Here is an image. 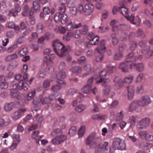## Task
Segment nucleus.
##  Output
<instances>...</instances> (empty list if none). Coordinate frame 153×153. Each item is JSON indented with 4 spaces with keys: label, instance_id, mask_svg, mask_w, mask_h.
<instances>
[{
    "label": "nucleus",
    "instance_id": "nucleus-1",
    "mask_svg": "<svg viewBox=\"0 0 153 153\" xmlns=\"http://www.w3.org/2000/svg\"><path fill=\"white\" fill-rule=\"evenodd\" d=\"M11 86L13 88L10 90V96L12 98H15L18 100H21L25 97L24 94L21 93L18 89H23L26 91L28 89L29 86L26 83L24 82L22 80L20 81L17 84L15 81L11 83Z\"/></svg>",
    "mask_w": 153,
    "mask_h": 153
},
{
    "label": "nucleus",
    "instance_id": "nucleus-2",
    "mask_svg": "<svg viewBox=\"0 0 153 153\" xmlns=\"http://www.w3.org/2000/svg\"><path fill=\"white\" fill-rule=\"evenodd\" d=\"M53 50L56 53L59 57L66 58L68 62H70L71 60V56L68 55V51H70L71 48L68 45L64 46L58 40L53 41L52 42Z\"/></svg>",
    "mask_w": 153,
    "mask_h": 153
},
{
    "label": "nucleus",
    "instance_id": "nucleus-3",
    "mask_svg": "<svg viewBox=\"0 0 153 153\" xmlns=\"http://www.w3.org/2000/svg\"><path fill=\"white\" fill-rule=\"evenodd\" d=\"M112 147V148L110 149V153L114 152L115 150L125 149L126 145L124 140L120 138L116 137L113 140Z\"/></svg>",
    "mask_w": 153,
    "mask_h": 153
},
{
    "label": "nucleus",
    "instance_id": "nucleus-4",
    "mask_svg": "<svg viewBox=\"0 0 153 153\" xmlns=\"http://www.w3.org/2000/svg\"><path fill=\"white\" fill-rule=\"evenodd\" d=\"M105 40H102L100 41V43L96 48V50L99 54L97 55L95 58V61L97 62H100L102 61L104 57V55L102 51L106 49L105 46Z\"/></svg>",
    "mask_w": 153,
    "mask_h": 153
},
{
    "label": "nucleus",
    "instance_id": "nucleus-5",
    "mask_svg": "<svg viewBox=\"0 0 153 153\" xmlns=\"http://www.w3.org/2000/svg\"><path fill=\"white\" fill-rule=\"evenodd\" d=\"M146 42L143 40L140 42L139 43V45L140 47L144 48L142 51V53L145 55L146 58H148L153 55V50L150 49V47L149 46L146 45Z\"/></svg>",
    "mask_w": 153,
    "mask_h": 153
},
{
    "label": "nucleus",
    "instance_id": "nucleus-6",
    "mask_svg": "<svg viewBox=\"0 0 153 153\" xmlns=\"http://www.w3.org/2000/svg\"><path fill=\"white\" fill-rule=\"evenodd\" d=\"M150 122V120L149 117H146L141 119L137 124V129L138 130L146 129L149 125Z\"/></svg>",
    "mask_w": 153,
    "mask_h": 153
},
{
    "label": "nucleus",
    "instance_id": "nucleus-7",
    "mask_svg": "<svg viewBox=\"0 0 153 153\" xmlns=\"http://www.w3.org/2000/svg\"><path fill=\"white\" fill-rule=\"evenodd\" d=\"M54 19L57 23L60 21L62 25L65 24L70 21L68 18L67 15L64 14H59L56 13L54 16Z\"/></svg>",
    "mask_w": 153,
    "mask_h": 153
},
{
    "label": "nucleus",
    "instance_id": "nucleus-8",
    "mask_svg": "<svg viewBox=\"0 0 153 153\" xmlns=\"http://www.w3.org/2000/svg\"><path fill=\"white\" fill-rule=\"evenodd\" d=\"M138 101L140 106L142 107L147 106L152 102L150 97L148 95L141 97Z\"/></svg>",
    "mask_w": 153,
    "mask_h": 153
},
{
    "label": "nucleus",
    "instance_id": "nucleus-9",
    "mask_svg": "<svg viewBox=\"0 0 153 153\" xmlns=\"http://www.w3.org/2000/svg\"><path fill=\"white\" fill-rule=\"evenodd\" d=\"M88 37L89 40V43L90 45H96L99 42V37L97 35H95L94 33L92 32L89 33Z\"/></svg>",
    "mask_w": 153,
    "mask_h": 153
},
{
    "label": "nucleus",
    "instance_id": "nucleus-10",
    "mask_svg": "<svg viewBox=\"0 0 153 153\" xmlns=\"http://www.w3.org/2000/svg\"><path fill=\"white\" fill-rule=\"evenodd\" d=\"M99 140V138L96 136L95 133H92L87 138L86 143L88 145H92L96 143Z\"/></svg>",
    "mask_w": 153,
    "mask_h": 153
},
{
    "label": "nucleus",
    "instance_id": "nucleus-11",
    "mask_svg": "<svg viewBox=\"0 0 153 153\" xmlns=\"http://www.w3.org/2000/svg\"><path fill=\"white\" fill-rule=\"evenodd\" d=\"M67 138V136L65 134H61L57 135L52 140L53 144L54 145H58L64 142Z\"/></svg>",
    "mask_w": 153,
    "mask_h": 153
},
{
    "label": "nucleus",
    "instance_id": "nucleus-12",
    "mask_svg": "<svg viewBox=\"0 0 153 153\" xmlns=\"http://www.w3.org/2000/svg\"><path fill=\"white\" fill-rule=\"evenodd\" d=\"M15 10L12 9L10 10H7L6 11V15L7 16H16L17 15V13L19 12L21 10V7L18 4H16L15 5Z\"/></svg>",
    "mask_w": 153,
    "mask_h": 153
},
{
    "label": "nucleus",
    "instance_id": "nucleus-13",
    "mask_svg": "<svg viewBox=\"0 0 153 153\" xmlns=\"http://www.w3.org/2000/svg\"><path fill=\"white\" fill-rule=\"evenodd\" d=\"M82 26L81 23L76 24L70 20L67 23L66 27L68 30L71 31L74 29L78 28Z\"/></svg>",
    "mask_w": 153,
    "mask_h": 153
},
{
    "label": "nucleus",
    "instance_id": "nucleus-14",
    "mask_svg": "<svg viewBox=\"0 0 153 153\" xmlns=\"http://www.w3.org/2000/svg\"><path fill=\"white\" fill-rule=\"evenodd\" d=\"M58 85H53L51 88V90L54 92H57L60 90L61 87L66 84L65 82L61 80H57Z\"/></svg>",
    "mask_w": 153,
    "mask_h": 153
},
{
    "label": "nucleus",
    "instance_id": "nucleus-15",
    "mask_svg": "<svg viewBox=\"0 0 153 153\" xmlns=\"http://www.w3.org/2000/svg\"><path fill=\"white\" fill-rule=\"evenodd\" d=\"M26 110L25 108H20L18 111H16L12 114V118L14 120H17L20 118L22 115Z\"/></svg>",
    "mask_w": 153,
    "mask_h": 153
},
{
    "label": "nucleus",
    "instance_id": "nucleus-16",
    "mask_svg": "<svg viewBox=\"0 0 153 153\" xmlns=\"http://www.w3.org/2000/svg\"><path fill=\"white\" fill-rule=\"evenodd\" d=\"M119 4V12L124 16L126 17L128 15V9L125 7L124 2H120Z\"/></svg>",
    "mask_w": 153,
    "mask_h": 153
},
{
    "label": "nucleus",
    "instance_id": "nucleus-17",
    "mask_svg": "<svg viewBox=\"0 0 153 153\" xmlns=\"http://www.w3.org/2000/svg\"><path fill=\"white\" fill-rule=\"evenodd\" d=\"M108 142H105L98 149L96 150V153H107L108 149Z\"/></svg>",
    "mask_w": 153,
    "mask_h": 153
},
{
    "label": "nucleus",
    "instance_id": "nucleus-18",
    "mask_svg": "<svg viewBox=\"0 0 153 153\" xmlns=\"http://www.w3.org/2000/svg\"><path fill=\"white\" fill-rule=\"evenodd\" d=\"M130 67L131 69L136 68L137 71L141 72L144 70V65L142 63L137 64L133 63L130 65Z\"/></svg>",
    "mask_w": 153,
    "mask_h": 153
},
{
    "label": "nucleus",
    "instance_id": "nucleus-19",
    "mask_svg": "<svg viewBox=\"0 0 153 153\" xmlns=\"http://www.w3.org/2000/svg\"><path fill=\"white\" fill-rule=\"evenodd\" d=\"M129 64L126 61L121 63L119 65V68L121 69V71L124 73L127 72L129 71Z\"/></svg>",
    "mask_w": 153,
    "mask_h": 153
},
{
    "label": "nucleus",
    "instance_id": "nucleus-20",
    "mask_svg": "<svg viewBox=\"0 0 153 153\" xmlns=\"http://www.w3.org/2000/svg\"><path fill=\"white\" fill-rule=\"evenodd\" d=\"M128 97L129 100H132L134 94V86L133 85H131L127 87Z\"/></svg>",
    "mask_w": 153,
    "mask_h": 153
},
{
    "label": "nucleus",
    "instance_id": "nucleus-21",
    "mask_svg": "<svg viewBox=\"0 0 153 153\" xmlns=\"http://www.w3.org/2000/svg\"><path fill=\"white\" fill-rule=\"evenodd\" d=\"M139 101L138 100L134 101L132 102L129 106L128 111L130 112H133L137 109L139 106Z\"/></svg>",
    "mask_w": 153,
    "mask_h": 153
},
{
    "label": "nucleus",
    "instance_id": "nucleus-22",
    "mask_svg": "<svg viewBox=\"0 0 153 153\" xmlns=\"http://www.w3.org/2000/svg\"><path fill=\"white\" fill-rule=\"evenodd\" d=\"M84 69L87 72L84 74L83 75V77L86 75H90L94 72V69L92 68H91V65L89 64H87L85 65Z\"/></svg>",
    "mask_w": 153,
    "mask_h": 153
},
{
    "label": "nucleus",
    "instance_id": "nucleus-23",
    "mask_svg": "<svg viewBox=\"0 0 153 153\" xmlns=\"http://www.w3.org/2000/svg\"><path fill=\"white\" fill-rule=\"evenodd\" d=\"M39 133L38 131H34L32 134V138L35 140L37 143H39L40 140L43 137L42 136H39Z\"/></svg>",
    "mask_w": 153,
    "mask_h": 153
},
{
    "label": "nucleus",
    "instance_id": "nucleus-24",
    "mask_svg": "<svg viewBox=\"0 0 153 153\" xmlns=\"http://www.w3.org/2000/svg\"><path fill=\"white\" fill-rule=\"evenodd\" d=\"M118 79V77H116L114 79V81L115 82L114 88L116 89H117L121 88L123 85V83L121 80H117Z\"/></svg>",
    "mask_w": 153,
    "mask_h": 153
},
{
    "label": "nucleus",
    "instance_id": "nucleus-25",
    "mask_svg": "<svg viewBox=\"0 0 153 153\" xmlns=\"http://www.w3.org/2000/svg\"><path fill=\"white\" fill-rule=\"evenodd\" d=\"M136 56L134 52L130 53L127 56L126 59V61L128 63L129 62H133L136 61Z\"/></svg>",
    "mask_w": 153,
    "mask_h": 153
},
{
    "label": "nucleus",
    "instance_id": "nucleus-26",
    "mask_svg": "<svg viewBox=\"0 0 153 153\" xmlns=\"http://www.w3.org/2000/svg\"><path fill=\"white\" fill-rule=\"evenodd\" d=\"M127 26L124 25H115L112 27V31L113 32H115L117 30H126Z\"/></svg>",
    "mask_w": 153,
    "mask_h": 153
},
{
    "label": "nucleus",
    "instance_id": "nucleus-27",
    "mask_svg": "<svg viewBox=\"0 0 153 153\" xmlns=\"http://www.w3.org/2000/svg\"><path fill=\"white\" fill-rule=\"evenodd\" d=\"M107 72L105 70H103L101 71L99 74L100 77V78L99 80H97L96 81L97 84L101 83L103 82L105 77L106 76Z\"/></svg>",
    "mask_w": 153,
    "mask_h": 153
},
{
    "label": "nucleus",
    "instance_id": "nucleus-28",
    "mask_svg": "<svg viewBox=\"0 0 153 153\" xmlns=\"http://www.w3.org/2000/svg\"><path fill=\"white\" fill-rule=\"evenodd\" d=\"M140 147L144 150H148L151 148L152 147V145L149 143H147L146 142H143L140 143Z\"/></svg>",
    "mask_w": 153,
    "mask_h": 153
},
{
    "label": "nucleus",
    "instance_id": "nucleus-29",
    "mask_svg": "<svg viewBox=\"0 0 153 153\" xmlns=\"http://www.w3.org/2000/svg\"><path fill=\"white\" fill-rule=\"evenodd\" d=\"M70 70L72 72L77 75L81 74L82 71L81 68L79 66L73 67L71 68Z\"/></svg>",
    "mask_w": 153,
    "mask_h": 153
},
{
    "label": "nucleus",
    "instance_id": "nucleus-30",
    "mask_svg": "<svg viewBox=\"0 0 153 153\" xmlns=\"http://www.w3.org/2000/svg\"><path fill=\"white\" fill-rule=\"evenodd\" d=\"M106 117L105 115L101 114H94L91 116L92 118L95 120H102Z\"/></svg>",
    "mask_w": 153,
    "mask_h": 153
},
{
    "label": "nucleus",
    "instance_id": "nucleus-31",
    "mask_svg": "<svg viewBox=\"0 0 153 153\" xmlns=\"http://www.w3.org/2000/svg\"><path fill=\"white\" fill-rule=\"evenodd\" d=\"M66 76L65 73L63 71H60L58 72L56 74V77L57 80H61L60 79H64Z\"/></svg>",
    "mask_w": 153,
    "mask_h": 153
},
{
    "label": "nucleus",
    "instance_id": "nucleus-32",
    "mask_svg": "<svg viewBox=\"0 0 153 153\" xmlns=\"http://www.w3.org/2000/svg\"><path fill=\"white\" fill-rule=\"evenodd\" d=\"M22 13L23 16H29V17L33 13H32L31 12H30L28 6L26 5L24 8Z\"/></svg>",
    "mask_w": 153,
    "mask_h": 153
},
{
    "label": "nucleus",
    "instance_id": "nucleus-33",
    "mask_svg": "<svg viewBox=\"0 0 153 153\" xmlns=\"http://www.w3.org/2000/svg\"><path fill=\"white\" fill-rule=\"evenodd\" d=\"M14 106V103L11 102L9 103H5L4 106V109L6 111H8L11 110Z\"/></svg>",
    "mask_w": 153,
    "mask_h": 153
},
{
    "label": "nucleus",
    "instance_id": "nucleus-34",
    "mask_svg": "<svg viewBox=\"0 0 153 153\" xmlns=\"http://www.w3.org/2000/svg\"><path fill=\"white\" fill-rule=\"evenodd\" d=\"M148 133L146 131H140L138 133V135L140 138L146 140Z\"/></svg>",
    "mask_w": 153,
    "mask_h": 153
},
{
    "label": "nucleus",
    "instance_id": "nucleus-35",
    "mask_svg": "<svg viewBox=\"0 0 153 153\" xmlns=\"http://www.w3.org/2000/svg\"><path fill=\"white\" fill-rule=\"evenodd\" d=\"M33 7L36 12H38L40 10V6L39 1L37 0L34 1L33 4Z\"/></svg>",
    "mask_w": 153,
    "mask_h": 153
},
{
    "label": "nucleus",
    "instance_id": "nucleus-36",
    "mask_svg": "<svg viewBox=\"0 0 153 153\" xmlns=\"http://www.w3.org/2000/svg\"><path fill=\"white\" fill-rule=\"evenodd\" d=\"M74 34L73 32H69L67 34L64 35L63 36V40L67 42L70 40L71 38L73 36Z\"/></svg>",
    "mask_w": 153,
    "mask_h": 153
},
{
    "label": "nucleus",
    "instance_id": "nucleus-37",
    "mask_svg": "<svg viewBox=\"0 0 153 153\" xmlns=\"http://www.w3.org/2000/svg\"><path fill=\"white\" fill-rule=\"evenodd\" d=\"M28 52L27 48L26 47H24L19 50L18 54L20 56H22L27 54Z\"/></svg>",
    "mask_w": 153,
    "mask_h": 153
},
{
    "label": "nucleus",
    "instance_id": "nucleus-38",
    "mask_svg": "<svg viewBox=\"0 0 153 153\" xmlns=\"http://www.w3.org/2000/svg\"><path fill=\"white\" fill-rule=\"evenodd\" d=\"M82 91L85 94H88L91 91V86L88 84H86L82 88Z\"/></svg>",
    "mask_w": 153,
    "mask_h": 153
},
{
    "label": "nucleus",
    "instance_id": "nucleus-39",
    "mask_svg": "<svg viewBox=\"0 0 153 153\" xmlns=\"http://www.w3.org/2000/svg\"><path fill=\"white\" fill-rule=\"evenodd\" d=\"M137 116L132 115L129 117V121L131 126H134L136 121Z\"/></svg>",
    "mask_w": 153,
    "mask_h": 153
},
{
    "label": "nucleus",
    "instance_id": "nucleus-40",
    "mask_svg": "<svg viewBox=\"0 0 153 153\" xmlns=\"http://www.w3.org/2000/svg\"><path fill=\"white\" fill-rule=\"evenodd\" d=\"M86 108V106L83 104H81L77 106L75 108L76 111L80 112L84 111Z\"/></svg>",
    "mask_w": 153,
    "mask_h": 153
},
{
    "label": "nucleus",
    "instance_id": "nucleus-41",
    "mask_svg": "<svg viewBox=\"0 0 153 153\" xmlns=\"http://www.w3.org/2000/svg\"><path fill=\"white\" fill-rule=\"evenodd\" d=\"M62 129L57 128L55 129L51 133V135L52 136H56L57 135H59L62 134Z\"/></svg>",
    "mask_w": 153,
    "mask_h": 153
},
{
    "label": "nucleus",
    "instance_id": "nucleus-42",
    "mask_svg": "<svg viewBox=\"0 0 153 153\" xmlns=\"http://www.w3.org/2000/svg\"><path fill=\"white\" fill-rule=\"evenodd\" d=\"M133 78L134 77L132 75L128 76L124 78V82L126 84H129L132 82Z\"/></svg>",
    "mask_w": 153,
    "mask_h": 153
},
{
    "label": "nucleus",
    "instance_id": "nucleus-43",
    "mask_svg": "<svg viewBox=\"0 0 153 153\" xmlns=\"http://www.w3.org/2000/svg\"><path fill=\"white\" fill-rule=\"evenodd\" d=\"M18 57L16 53H14L11 55L7 56L5 59L7 61H10L12 60L16 59Z\"/></svg>",
    "mask_w": 153,
    "mask_h": 153
},
{
    "label": "nucleus",
    "instance_id": "nucleus-44",
    "mask_svg": "<svg viewBox=\"0 0 153 153\" xmlns=\"http://www.w3.org/2000/svg\"><path fill=\"white\" fill-rule=\"evenodd\" d=\"M144 91L143 85L141 84H139L136 88V93L137 94L142 93Z\"/></svg>",
    "mask_w": 153,
    "mask_h": 153
},
{
    "label": "nucleus",
    "instance_id": "nucleus-45",
    "mask_svg": "<svg viewBox=\"0 0 153 153\" xmlns=\"http://www.w3.org/2000/svg\"><path fill=\"white\" fill-rule=\"evenodd\" d=\"M81 33L82 35H85L88 32V28L87 26L84 25L83 26L80 30H79Z\"/></svg>",
    "mask_w": 153,
    "mask_h": 153
},
{
    "label": "nucleus",
    "instance_id": "nucleus-46",
    "mask_svg": "<svg viewBox=\"0 0 153 153\" xmlns=\"http://www.w3.org/2000/svg\"><path fill=\"white\" fill-rule=\"evenodd\" d=\"M76 9L77 12L81 13H84L85 8L82 4H79L77 6Z\"/></svg>",
    "mask_w": 153,
    "mask_h": 153
},
{
    "label": "nucleus",
    "instance_id": "nucleus-47",
    "mask_svg": "<svg viewBox=\"0 0 153 153\" xmlns=\"http://www.w3.org/2000/svg\"><path fill=\"white\" fill-rule=\"evenodd\" d=\"M144 74L143 73H141L139 74L135 79V82L137 83L142 82L144 78Z\"/></svg>",
    "mask_w": 153,
    "mask_h": 153
},
{
    "label": "nucleus",
    "instance_id": "nucleus-48",
    "mask_svg": "<svg viewBox=\"0 0 153 153\" xmlns=\"http://www.w3.org/2000/svg\"><path fill=\"white\" fill-rule=\"evenodd\" d=\"M85 129V127L84 126H82L80 127L78 132V134L79 137H81L83 136L84 134Z\"/></svg>",
    "mask_w": 153,
    "mask_h": 153
},
{
    "label": "nucleus",
    "instance_id": "nucleus-49",
    "mask_svg": "<svg viewBox=\"0 0 153 153\" xmlns=\"http://www.w3.org/2000/svg\"><path fill=\"white\" fill-rule=\"evenodd\" d=\"M99 29L98 31L100 33L105 32L109 30L108 27L106 25L102 27L100 26Z\"/></svg>",
    "mask_w": 153,
    "mask_h": 153
},
{
    "label": "nucleus",
    "instance_id": "nucleus-50",
    "mask_svg": "<svg viewBox=\"0 0 153 153\" xmlns=\"http://www.w3.org/2000/svg\"><path fill=\"white\" fill-rule=\"evenodd\" d=\"M123 111H122L117 115L116 117L117 121H119L122 120L123 117Z\"/></svg>",
    "mask_w": 153,
    "mask_h": 153
},
{
    "label": "nucleus",
    "instance_id": "nucleus-51",
    "mask_svg": "<svg viewBox=\"0 0 153 153\" xmlns=\"http://www.w3.org/2000/svg\"><path fill=\"white\" fill-rule=\"evenodd\" d=\"M76 130L77 128L76 126H72L69 131V134L71 136L73 135L76 133Z\"/></svg>",
    "mask_w": 153,
    "mask_h": 153
},
{
    "label": "nucleus",
    "instance_id": "nucleus-52",
    "mask_svg": "<svg viewBox=\"0 0 153 153\" xmlns=\"http://www.w3.org/2000/svg\"><path fill=\"white\" fill-rule=\"evenodd\" d=\"M35 94V91L29 92L27 95V100H31L34 97Z\"/></svg>",
    "mask_w": 153,
    "mask_h": 153
},
{
    "label": "nucleus",
    "instance_id": "nucleus-53",
    "mask_svg": "<svg viewBox=\"0 0 153 153\" xmlns=\"http://www.w3.org/2000/svg\"><path fill=\"white\" fill-rule=\"evenodd\" d=\"M137 46V43L135 41H131L130 42V49L133 51L135 50Z\"/></svg>",
    "mask_w": 153,
    "mask_h": 153
},
{
    "label": "nucleus",
    "instance_id": "nucleus-54",
    "mask_svg": "<svg viewBox=\"0 0 153 153\" xmlns=\"http://www.w3.org/2000/svg\"><path fill=\"white\" fill-rule=\"evenodd\" d=\"M134 14H132L131 15V16H129L128 15L126 17H125L126 19L129 21L131 23V24L136 25V23H134Z\"/></svg>",
    "mask_w": 153,
    "mask_h": 153
},
{
    "label": "nucleus",
    "instance_id": "nucleus-55",
    "mask_svg": "<svg viewBox=\"0 0 153 153\" xmlns=\"http://www.w3.org/2000/svg\"><path fill=\"white\" fill-rule=\"evenodd\" d=\"M146 141L149 142L153 141V132H150L148 133Z\"/></svg>",
    "mask_w": 153,
    "mask_h": 153
},
{
    "label": "nucleus",
    "instance_id": "nucleus-56",
    "mask_svg": "<svg viewBox=\"0 0 153 153\" xmlns=\"http://www.w3.org/2000/svg\"><path fill=\"white\" fill-rule=\"evenodd\" d=\"M123 54L121 53H117L114 56L115 60H118L121 59L123 57Z\"/></svg>",
    "mask_w": 153,
    "mask_h": 153
},
{
    "label": "nucleus",
    "instance_id": "nucleus-57",
    "mask_svg": "<svg viewBox=\"0 0 153 153\" xmlns=\"http://www.w3.org/2000/svg\"><path fill=\"white\" fill-rule=\"evenodd\" d=\"M110 91V85H107L105 87L103 91V95L106 96L107 95Z\"/></svg>",
    "mask_w": 153,
    "mask_h": 153
},
{
    "label": "nucleus",
    "instance_id": "nucleus-58",
    "mask_svg": "<svg viewBox=\"0 0 153 153\" xmlns=\"http://www.w3.org/2000/svg\"><path fill=\"white\" fill-rule=\"evenodd\" d=\"M45 39L48 40L51 39H52L54 37V34L48 32H46L45 34Z\"/></svg>",
    "mask_w": 153,
    "mask_h": 153
},
{
    "label": "nucleus",
    "instance_id": "nucleus-59",
    "mask_svg": "<svg viewBox=\"0 0 153 153\" xmlns=\"http://www.w3.org/2000/svg\"><path fill=\"white\" fill-rule=\"evenodd\" d=\"M116 70V67L115 66H111L108 67V69L107 71L108 73L111 74Z\"/></svg>",
    "mask_w": 153,
    "mask_h": 153
},
{
    "label": "nucleus",
    "instance_id": "nucleus-60",
    "mask_svg": "<svg viewBox=\"0 0 153 153\" xmlns=\"http://www.w3.org/2000/svg\"><path fill=\"white\" fill-rule=\"evenodd\" d=\"M66 67V64L64 62H60L59 68L60 70L63 71L65 69Z\"/></svg>",
    "mask_w": 153,
    "mask_h": 153
},
{
    "label": "nucleus",
    "instance_id": "nucleus-61",
    "mask_svg": "<svg viewBox=\"0 0 153 153\" xmlns=\"http://www.w3.org/2000/svg\"><path fill=\"white\" fill-rule=\"evenodd\" d=\"M50 85V82L48 79H46L44 81L43 84V86L45 88L49 87Z\"/></svg>",
    "mask_w": 153,
    "mask_h": 153
},
{
    "label": "nucleus",
    "instance_id": "nucleus-62",
    "mask_svg": "<svg viewBox=\"0 0 153 153\" xmlns=\"http://www.w3.org/2000/svg\"><path fill=\"white\" fill-rule=\"evenodd\" d=\"M66 10V6L64 4L59 7V14H64Z\"/></svg>",
    "mask_w": 153,
    "mask_h": 153
},
{
    "label": "nucleus",
    "instance_id": "nucleus-63",
    "mask_svg": "<svg viewBox=\"0 0 153 153\" xmlns=\"http://www.w3.org/2000/svg\"><path fill=\"white\" fill-rule=\"evenodd\" d=\"M70 11V15L71 16L73 17L76 15L77 11L76 7L71 8Z\"/></svg>",
    "mask_w": 153,
    "mask_h": 153
},
{
    "label": "nucleus",
    "instance_id": "nucleus-64",
    "mask_svg": "<svg viewBox=\"0 0 153 153\" xmlns=\"http://www.w3.org/2000/svg\"><path fill=\"white\" fill-rule=\"evenodd\" d=\"M86 61V59L84 56H82L78 59V62L79 65L84 64Z\"/></svg>",
    "mask_w": 153,
    "mask_h": 153
}]
</instances>
